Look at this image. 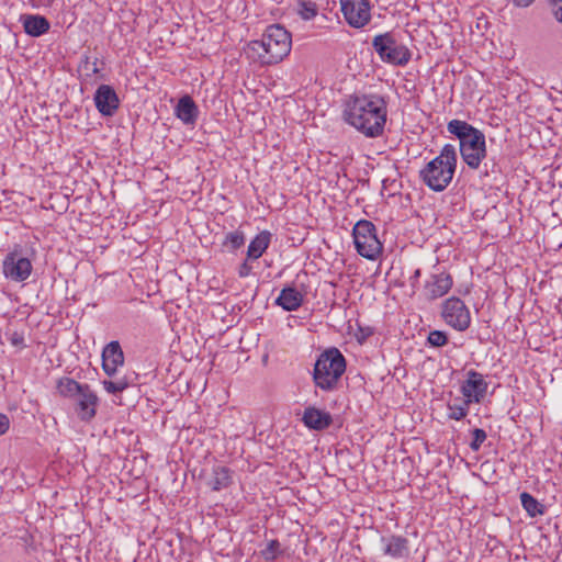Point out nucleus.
I'll use <instances>...</instances> for the list:
<instances>
[{
  "mask_svg": "<svg viewBox=\"0 0 562 562\" xmlns=\"http://www.w3.org/2000/svg\"><path fill=\"white\" fill-rule=\"evenodd\" d=\"M251 270H252L251 266H250V265H248V262H247V261H244V262L239 266V268H238V276H239L240 278H246V277H248V276L251 273Z\"/></svg>",
  "mask_w": 562,
  "mask_h": 562,
  "instance_id": "nucleus-36",
  "label": "nucleus"
},
{
  "mask_svg": "<svg viewBox=\"0 0 562 562\" xmlns=\"http://www.w3.org/2000/svg\"><path fill=\"white\" fill-rule=\"evenodd\" d=\"M465 376L460 384L462 398L471 404H480L486 395L488 383L484 375L475 370H469Z\"/></svg>",
  "mask_w": 562,
  "mask_h": 562,
  "instance_id": "nucleus-10",
  "label": "nucleus"
},
{
  "mask_svg": "<svg viewBox=\"0 0 562 562\" xmlns=\"http://www.w3.org/2000/svg\"><path fill=\"white\" fill-rule=\"evenodd\" d=\"M427 341L431 347H442L448 342V336L441 330H431L427 337Z\"/></svg>",
  "mask_w": 562,
  "mask_h": 562,
  "instance_id": "nucleus-33",
  "label": "nucleus"
},
{
  "mask_svg": "<svg viewBox=\"0 0 562 562\" xmlns=\"http://www.w3.org/2000/svg\"><path fill=\"white\" fill-rule=\"evenodd\" d=\"M97 61H98V58H95L94 61L92 63L91 72L94 74V75L99 72V68L97 66Z\"/></svg>",
  "mask_w": 562,
  "mask_h": 562,
  "instance_id": "nucleus-42",
  "label": "nucleus"
},
{
  "mask_svg": "<svg viewBox=\"0 0 562 562\" xmlns=\"http://www.w3.org/2000/svg\"><path fill=\"white\" fill-rule=\"evenodd\" d=\"M207 484L213 491L228 487L232 484V471L226 467H214L212 477Z\"/></svg>",
  "mask_w": 562,
  "mask_h": 562,
  "instance_id": "nucleus-23",
  "label": "nucleus"
},
{
  "mask_svg": "<svg viewBox=\"0 0 562 562\" xmlns=\"http://www.w3.org/2000/svg\"><path fill=\"white\" fill-rule=\"evenodd\" d=\"M124 363V353L119 341L109 342L102 351V368L104 372L112 376L116 373L117 368Z\"/></svg>",
  "mask_w": 562,
  "mask_h": 562,
  "instance_id": "nucleus-15",
  "label": "nucleus"
},
{
  "mask_svg": "<svg viewBox=\"0 0 562 562\" xmlns=\"http://www.w3.org/2000/svg\"><path fill=\"white\" fill-rule=\"evenodd\" d=\"M551 13L559 23H562V3L557 7H552Z\"/></svg>",
  "mask_w": 562,
  "mask_h": 562,
  "instance_id": "nucleus-38",
  "label": "nucleus"
},
{
  "mask_svg": "<svg viewBox=\"0 0 562 562\" xmlns=\"http://www.w3.org/2000/svg\"><path fill=\"white\" fill-rule=\"evenodd\" d=\"M535 0H513L516 7L526 8L529 7Z\"/></svg>",
  "mask_w": 562,
  "mask_h": 562,
  "instance_id": "nucleus-40",
  "label": "nucleus"
},
{
  "mask_svg": "<svg viewBox=\"0 0 562 562\" xmlns=\"http://www.w3.org/2000/svg\"><path fill=\"white\" fill-rule=\"evenodd\" d=\"M68 179H69V180H72V183H74V184H77V182H78L76 178H68Z\"/></svg>",
  "mask_w": 562,
  "mask_h": 562,
  "instance_id": "nucleus-45",
  "label": "nucleus"
},
{
  "mask_svg": "<svg viewBox=\"0 0 562 562\" xmlns=\"http://www.w3.org/2000/svg\"><path fill=\"white\" fill-rule=\"evenodd\" d=\"M10 426V420L7 415L0 413V436L4 435Z\"/></svg>",
  "mask_w": 562,
  "mask_h": 562,
  "instance_id": "nucleus-37",
  "label": "nucleus"
},
{
  "mask_svg": "<svg viewBox=\"0 0 562 562\" xmlns=\"http://www.w3.org/2000/svg\"><path fill=\"white\" fill-rule=\"evenodd\" d=\"M104 390L110 394H117L128 387V382L125 378L115 381L104 380L102 382Z\"/></svg>",
  "mask_w": 562,
  "mask_h": 562,
  "instance_id": "nucleus-30",
  "label": "nucleus"
},
{
  "mask_svg": "<svg viewBox=\"0 0 562 562\" xmlns=\"http://www.w3.org/2000/svg\"><path fill=\"white\" fill-rule=\"evenodd\" d=\"M520 502L522 508L526 510L529 517L535 518L538 516H542L546 513V507L541 504L537 498H535L528 492H522L520 494Z\"/></svg>",
  "mask_w": 562,
  "mask_h": 562,
  "instance_id": "nucleus-25",
  "label": "nucleus"
},
{
  "mask_svg": "<svg viewBox=\"0 0 562 562\" xmlns=\"http://www.w3.org/2000/svg\"><path fill=\"white\" fill-rule=\"evenodd\" d=\"M11 345L15 347H24V337L19 333H13L9 338Z\"/></svg>",
  "mask_w": 562,
  "mask_h": 562,
  "instance_id": "nucleus-35",
  "label": "nucleus"
},
{
  "mask_svg": "<svg viewBox=\"0 0 562 562\" xmlns=\"http://www.w3.org/2000/svg\"><path fill=\"white\" fill-rule=\"evenodd\" d=\"M386 106V101L379 94H353L345 102L344 119L366 136L378 137L384 131Z\"/></svg>",
  "mask_w": 562,
  "mask_h": 562,
  "instance_id": "nucleus-1",
  "label": "nucleus"
},
{
  "mask_svg": "<svg viewBox=\"0 0 562 562\" xmlns=\"http://www.w3.org/2000/svg\"><path fill=\"white\" fill-rule=\"evenodd\" d=\"M299 14L305 21L312 20L317 14V7L312 1H300Z\"/></svg>",
  "mask_w": 562,
  "mask_h": 562,
  "instance_id": "nucleus-31",
  "label": "nucleus"
},
{
  "mask_svg": "<svg viewBox=\"0 0 562 562\" xmlns=\"http://www.w3.org/2000/svg\"><path fill=\"white\" fill-rule=\"evenodd\" d=\"M271 233L262 231L251 239L247 249V260H257L267 250L271 241Z\"/></svg>",
  "mask_w": 562,
  "mask_h": 562,
  "instance_id": "nucleus-22",
  "label": "nucleus"
},
{
  "mask_svg": "<svg viewBox=\"0 0 562 562\" xmlns=\"http://www.w3.org/2000/svg\"><path fill=\"white\" fill-rule=\"evenodd\" d=\"M471 403L465 402L464 398H456L454 402L447 404L448 418L453 420H462L469 413Z\"/></svg>",
  "mask_w": 562,
  "mask_h": 562,
  "instance_id": "nucleus-26",
  "label": "nucleus"
},
{
  "mask_svg": "<svg viewBox=\"0 0 562 562\" xmlns=\"http://www.w3.org/2000/svg\"><path fill=\"white\" fill-rule=\"evenodd\" d=\"M20 22L24 32L31 37H40L50 29V22L41 14H22Z\"/></svg>",
  "mask_w": 562,
  "mask_h": 562,
  "instance_id": "nucleus-17",
  "label": "nucleus"
},
{
  "mask_svg": "<svg viewBox=\"0 0 562 562\" xmlns=\"http://www.w3.org/2000/svg\"><path fill=\"white\" fill-rule=\"evenodd\" d=\"M291 34L280 24L269 25L261 40L251 41L247 53L262 65L278 64L291 52Z\"/></svg>",
  "mask_w": 562,
  "mask_h": 562,
  "instance_id": "nucleus-2",
  "label": "nucleus"
},
{
  "mask_svg": "<svg viewBox=\"0 0 562 562\" xmlns=\"http://www.w3.org/2000/svg\"><path fill=\"white\" fill-rule=\"evenodd\" d=\"M283 553L284 550L282 549L280 541L277 539L270 540L266 548L260 551V555L266 562H273L279 557L283 555Z\"/></svg>",
  "mask_w": 562,
  "mask_h": 562,
  "instance_id": "nucleus-27",
  "label": "nucleus"
},
{
  "mask_svg": "<svg viewBox=\"0 0 562 562\" xmlns=\"http://www.w3.org/2000/svg\"><path fill=\"white\" fill-rule=\"evenodd\" d=\"M452 277L447 272L432 273L426 281L424 292L428 300H437L452 288Z\"/></svg>",
  "mask_w": 562,
  "mask_h": 562,
  "instance_id": "nucleus-14",
  "label": "nucleus"
},
{
  "mask_svg": "<svg viewBox=\"0 0 562 562\" xmlns=\"http://www.w3.org/2000/svg\"><path fill=\"white\" fill-rule=\"evenodd\" d=\"M422 180L431 190L441 192L450 184L452 178H422Z\"/></svg>",
  "mask_w": 562,
  "mask_h": 562,
  "instance_id": "nucleus-32",
  "label": "nucleus"
},
{
  "mask_svg": "<svg viewBox=\"0 0 562 562\" xmlns=\"http://www.w3.org/2000/svg\"><path fill=\"white\" fill-rule=\"evenodd\" d=\"M245 243V235L241 231L229 232L225 235L223 245L229 250L235 251L239 249Z\"/></svg>",
  "mask_w": 562,
  "mask_h": 562,
  "instance_id": "nucleus-28",
  "label": "nucleus"
},
{
  "mask_svg": "<svg viewBox=\"0 0 562 562\" xmlns=\"http://www.w3.org/2000/svg\"><path fill=\"white\" fill-rule=\"evenodd\" d=\"M33 271L32 261L20 249L9 251L2 260V273L9 281L23 283Z\"/></svg>",
  "mask_w": 562,
  "mask_h": 562,
  "instance_id": "nucleus-7",
  "label": "nucleus"
},
{
  "mask_svg": "<svg viewBox=\"0 0 562 562\" xmlns=\"http://www.w3.org/2000/svg\"><path fill=\"white\" fill-rule=\"evenodd\" d=\"M462 160L471 168L477 169L486 157V142L484 133H480L463 145L459 146Z\"/></svg>",
  "mask_w": 562,
  "mask_h": 562,
  "instance_id": "nucleus-11",
  "label": "nucleus"
},
{
  "mask_svg": "<svg viewBox=\"0 0 562 562\" xmlns=\"http://www.w3.org/2000/svg\"><path fill=\"white\" fill-rule=\"evenodd\" d=\"M304 296L293 286L283 288L276 299V304L286 312L299 310L303 303Z\"/></svg>",
  "mask_w": 562,
  "mask_h": 562,
  "instance_id": "nucleus-21",
  "label": "nucleus"
},
{
  "mask_svg": "<svg viewBox=\"0 0 562 562\" xmlns=\"http://www.w3.org/2000/svg\"><path fill=\"white\" fill-rule=\"evenodd\" d=\"M443 322L458 331H465L471 325V313L465 303L457 296L443 301L441 306Z\"/></svg>",
  "mask_w": 562,
  "mask_h": 562,
  "instance_id": "nucleus-6",
  "label": "nucleus"
},
{
  "mask_svg": "<svg viewBox=\"0 0 562 562\" xmlns=\"http://www.w3.org/2000/svg\"><path fill=\"white\" fill-rule=\"evenodd\" d=\"M447 132L459 140V146L482 133V131L477 130L470 123L457 119L448 122Z\"/></svg>",
  "mask_w": 562,
  "mask_h": 562,
  "instance_id": "nucleus-20",
  "label": "nucleus"
},
{
  "mask_svg": "<svg viewBox=\"0 0 562 562\" xmlns=\"http://www.w3.org/2000/svg\"><path fill=\"white\" fill-rule=\"evenodd\" d=\"M372 47L383 63L393 66L404 67L412 58V52L394 32L375 35Z\"/></svg>",
  "mask_w": 562,
  "mask_h": 562,
  "instance_id": "nucleus-4",
  "label": "nucleus"
},
{
  "mask_svg": "<svg viewBox=\"0 0 562 562\" xmlns=\"http://www.w3.org/2000/svg\"><path fill=\"white\" fill-rule=\"evenodd\" d=\"M383 553L393 559H403L409 554L408 540L405 537L392 535L382 537Z\"/></svg>",
  "mask_w": 562,
  "mask_h": 562,
  "instance_id": "nucleus-18",
  "label": "nucleus"
},
{
  "mask_svg": "<svg viewBox=\"0 0 562 562\" xmlns=\"http://www.w3.org/2000/svg\"><path fill=\"white\" fill-rule=\"evenodd\" d=\"M85 64L86 65H89L90 64V58L88 56H85Z\"/></svg>",
  "mask_w": 562,
  "mask_h": 562,
  "instance_id": "nucleus-44",
  "label": "nucleus"
},
{
  "mask_svg": "<svg viewBox=\"0 0 562 562\" xmlns=\"http://www.w3.org/2000/svg\"><path fill=\"white\" fill-rule=\"evenodd\" d=\"M346 371V359L335 347L323 351L314 366L313 381L323 391L331 392L338 387Z\"/></svg>",
  "mask_w": 562,
  "mask_h": 562,
  "instance_id": "nucleus-3",
  "label": "nucleus"
},
{
  "mask_svg": "<svg viewBox=\"0 0 562 562\" xmlns=\"http://www.w3.org/2000/svg\"><path fill=\"white\" fill-rule=\"evenodd\" d=\"M340 7L345 20L351 27L362 29L371 20L369 0H340Z\"/></svg>",
  "mask_w": 562,
  "mask_h": 562,
  "instance_id": "nucleus-8",
  "label": "nucleus"
},
{
  "mask_svg": "<svg viewBox=\"0 0 562 562\" xmlns=\"http://www.w3.org/2000/svg\"><path fill=\"white\" fill-rule=\"evenodd\" d=\"M74 401H76L75 411L80 420L88 423L94 418L99 398L90 385L83 386V391Z\"/></svg>",
  "mask_w": 562,
  "mask_h": 562,
  "instance_id": "nucleus-13",
  "label": "nucleus"
},
{
  "mask_svg": "<svg viewBox=\"0 0 562 562\" xmlns=\"http://www.w3.org/2000/svg\"><path fill=\"white\" fill-rule=\"evenodd\" d=\"M562 4V0H550V8Z\"/></svg>",
  "mask_w": 562,
  "mask_h": 562,
  "instance_id": "nucleus-43",
  "label": "nucleus"
},
{
  "mask_svg": "<svg viewBox=\"0 0 562 562\" xmlns=\"http://www.w3.org/2000/svg\"><path fill=\"white\" fill-rule=\"evenodd\" d=\"M87 385L70 378H61L57 383V391L61 396L75 400Z\"/></svg>",
  "mask_w": 562,
  "mask_h": 562,
  "instance_id": "nucleus-24",
  "label": "nucleus"
},
{
  "mask_svg": "<svg viewBox=\"0 0 562 562\" xmlns=\"http://www.w3.org/2000/svg\"><path fill=\"white\" fill-rule=\"evenodd\" d=\"M93 100L97 110L102 116H113L120 106L119 95L110 85L99 86Z\"/></svg>",
  "mask_w": 562,
  "mask_h": 562,
  "instance_id": "nucleus-12",
  "label": "nucleus"
},
{
  "mask_svg": "<svg viewBox=\"0 0 562 562\" xmlns=\"http://www.w3.org/2000/svg\"><path fill=\"white\" fill-rule=\"evenodd\" d=\"M175 115L186 125H194L199 116V108L193 99L186 94L175 106Z\"/></svg>",
  "mask_w": 562,
  "mask_h": 562,
  "instance_id": "nucleus-19",
  "label": "nucleus"
},
{
  "mask_svg": "<svg viewBox=\"0 0 562 562\" xmlns=\"http://www.w3.org/2000/svg\"><path fill=\"white\" fill-rule=\"evenodd\" d=\"M302 422L310 429L324 430L331 425L333 417L328 412L308 406L304 409Z\"/></svg>",
  "mask_w": 562,
  "mask_h": 562,
  "instance_id": "nucleus-16",
  "label": "nucleus"
},
{
  "mask_svg": "<svg viewBox=\"0 0 562 562\" xmlns=\"http://www.w3.org/2000/svg\"><path fill=\"white\" fill-rule=\"evenodd\" d=\"M458 151L454 145L446 144L440 155L429 161L419 176H428V173L438 172V176L448 173L453 176L457 169Z\"/></svg>",
  "mask_w": 562,
  "mask_h": 562,
  "instance_id": "nucleus-9",
  "label": "nucleus"
},
{
  "mask_svg": "<svg viewBox=\"0 0 562 562\" xmlns=\"http://www.w3.org/2000/svg\"><path fill=\"white\" fill-rule=\"evenodd\" d=\"M502 169L499 165L495 161H493L491 169H486L484 172V176H488L490 173H501Z\"/></svg>",
  "mask_w": 562,
  "mask_h": 562,
  "instance_id": "nucleus-39",
  "label": "nucleus"
},
{
  "mask_svg": "<svg viewBox=\"0 0 562 562\" xmlns=\"http://www.w3.org/2000/svg\"><path fill=\"white\" fill-rule=\"evenodd\" d=\"M473 439L470 442V449L477 452L481 449L482 443L486 440L487 435L484 429L475 428L472 430Z\"/></svg>",
  "mask_w": 562,
  "mask_h": 562,
  "instance_id": "nucleus-34",
  "label": "nucleus"
},
{
  "mask_svg": "<svg viewBox=\"0 0 562 562\" xmlns=\"http://www.w3.org/2000/svg\"><path fill=\"white\" fill-rule=\"evenodd\" d=\"M420 277V270L416 269L413 273V276L409 278L412 285H414L416 282H418V279Z\"/></svg>",
  "mask_w": 562,
  "mask_h": 562,
  "instance_id": "nucleus-41",
  "label": "nucleus"
},
{
  "mask_svg": "<svg viewBox=\"0 0 562 562\" xmlns=\"http://www.w3.org/2000/svg\"><path fill=\"white\" fill-rule=\"evenodd\" d=\"M353 244L357 252L369 260H375L383 250L376 227L368 220H360L352 229Z\"/></svg>",
  "mask_w": 562,
  "mask_h": 562,
  "instance_id": "nucleus-5",
  "label": "nucleus"
},
{
  "mask_svg": "<svg viewBox=\"0 0 562 562\" xmlns=\"http://www.w3.org/2000/svg\"><path fill=\"white\" fill-rule=\"evenodd\" d=\"M401 178H383L381 189L382 195L394 196L401 192Z\"/></svg>",
  "mask_w": 562,
  "mask_h": 562,
  "instance_id": "nucleus-29",
  "label": "nucleus"
}]
</instances>
